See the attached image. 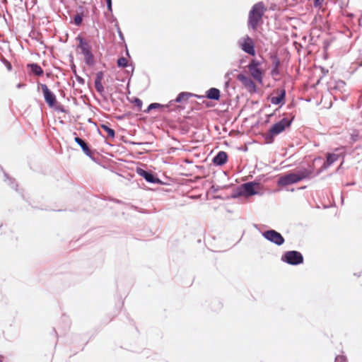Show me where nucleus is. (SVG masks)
<instances>
[{"mask_svg": "<svg viewBox=\"0 0 362 362\" xmlns=\"http://www.w3.org/2000/svg\"><path fill=\"white\" fill-rule=\"evenodd\" d=\"M53 332H54L55 334H57V332H56L55 329H53Z\"/></svg>", "mask_w": 362, "mask_h": 362, "instance_id": "obj_56", "label": "nucleus"}, {"mask_svg": "<svg viewBox=\"0 0 362 362\" xmlns=\"http://www.w3.org/2000/svg\"><path fill=\"white\" fill-rule=\"evenodd\" d=\"M83 6H79L76 15L74 16V23L76 26H80L82 24L84 16Z\"/></svg>", "mask_w": 362, "mask_h": 362, "instance_id": "obj_23", "label": "nucleus"}, {"mask_svg": "<svg viewBox=\"0 0 362 362\" xmlns=\"http://www.w3.org/2000/svg\"><path fill=\"white\" fill-rule=\"evenodd\" d=\"M206 107H211V105H209V102H207V103H206Z\"/></svg>", "mask_w": 362, "mask_h": 362, "instance_id": "obj_52", "label": "nucleus"}, {"mask_svg": "<svg viewBox=\"0 0 362 362\" xmlns=\"http://www.w3.org/2000/svg\"><path fill=\"white\" fill-rule=\"evenodd\" d=\"M297 179L293 172H289L284 175H281L277 180V185L279 187H284L297 183Z\"/></svg>", "mask_w": 362, "mask_h": 362, "instance_id": "obj_14", "label": "nucleus"}, {"mask_svg": "<svg viewBox=\"0 0 362 362\" xmlns=\"http://www.w3.org/2000/svg\"><path fill=\"white\" fill-rule=\"evenodd\" d=\"M271 59L272 60L273 67L279 68L281 62L278 56L276 54H272Z\"/></svg>", "mask_w": 362, "mask_h": 362, "instance_id": "obj_29", "label": "nucleus"}, {"mask_svg": "<svg viewBox=\"0 0 362 362\" xmlns=\"http://www.w3.org/2000/svg\"><path fill=\"white\" fill-rule=\"evenodd\" d=\"M262 236L277 246H281L285 243V239L283 235L278 231L274 229H269L262 233Z\"/></svg>", "mask_w": 362, "mask_h": 362, "instance_id": "obj_8", "label": "nucleus"}, {"mask_svg": "<svg viewBox=\"0 0 362 362\" xmlns=\"http://www.w3.org/2000/svg\"><path fill=\"white\" fill-rule=\"evenodd\" d=\"M100 128L103 129L107 134V137L114 139L115 137V131L112 129L108 123L102 124Z\"/></svg>", "mask_w": 362, "mask_h": 362, "instance_id": "obj_24", "label": "nucleus"}, {"mask_svg": "<svg viewBox=\"0 0 362 362\" xmlns=\"http://www.w3.org/2000/svg\"><path fill=\"white\" fill-rule=\"evenodd\" d=\"M88 122L89 123H93V120H92V119H91V118H89V119H88Z\"/></svg>", "mask_w": 362, "mask_h": 362, "instance_id": "obj_51", "label": "nucleus"}, {"mask_svg": "<svg viewBox=\"0 0 362 362\" xmlns=\"http://www.w3.org/2000/svg\"><path fill=\"white\" fill-rule=\"evenodd\" d=\"M95 88L97 92L102 96L104 95L105 89L102 84V82L100 83H94Z\"/></svg>", "mask_w": 362, "mask_h": 362, "instance_id": "obj_28", "label": "nucleus"}, {"mask_svg": "<svg viewBox=\"0 0 362 362\" xmlns=\"http://www.w3.org/2000/svg\"><path fill=\"white\" fill-rule=\"evenodd\" d=\"M334 362H348L347 358L344 355H338L335 357Z\"/></svg>", "mask_w": 362, "mask_h": 362, "instance_id": "obj_35", "label": "nucleus"}, {"mask_svg": "<svg viewBox=\"0 0 362 362\" xmlns=\"http://www.w3.org/2000/svg\"><path fill=\"white\" fill-rule=\"evenodd\" d=\"M286 91L285 88H282L280 90L279 95L277 96H274L270 99L272 104L275 105L282 106L286 103Z\"/></svg>", "mask_w": 362, "mask_h": 362, "instance_id": "obj_19", "label": "nucleus"}, {"mask_svg": "<svg viewBox=\"0 0 362 362\" xmlns=\"http://www.w3.org/2000/svg\"><path fill=\"white\" fill-rule=\"evenodd\" d=\"M103 76H104V73L103 71H100L97 72L94 83L102 82V80L103 79Z\"/></svg>", "mask_w": 362, "mask_h": 362, "instance_id": "obj_31", "label": "nucleus"}, {"mask_svg": "<svg viewBox=\"0 0 362 362\" xmlns=\"http://www.w3.org/2000/svg\"><path fill=\"white\" fill-rule=\"evenodd\" d=\"M38 86H40L45 101L49 107H54L55 105L57 104V100L55 94L49 89L46 84L39 83Z\"/></svg>", "mask_w": 362, "mask_h": 362, "instance_id": "obj_10", "label": "nucleus"}, {"mask_svg": "<svg viewBox=\"0 0 362 362\" xmlns=\"http://www.w3.org/2000/svg\"><path fill=\"white\" fill-rule=\"evenodd\" d=\"M229 84H230V80L228 79V81H226L225 82V87L228 88L229 86Z\"/></svg>", "mask_w": 362, "mask_h": 362, "instance_id": "obj_48", "label": "nucleus"}, {"mask_svg": "<svg viewBox=\"0 0 362 362\" xmlns=\"http://www.w3.org/2000/svg\"><path fill=\"white\" fill-rule=\"evenodd\" d=\"M4 357L2 355H0V362H3Z\"/></svg>", "mask_w": 362, "mask_h": 362, "instance_id": "obj_50", "label": "nucleus"}, {"mask_svg": "<svg viewBox=\"0 0 362 362\" xmlns=\"http://www.w3.org/2000/svg\"><path fill=\"white\" fill-rule=\"evenodd\" d=\"M115 28L117 30V32L118 33V36H119V40L123 42H125V40H124V36L119 28V25H115Z\"/></svg>", "mask_w": 362, "mask_h": 362, "instance_id": "obj_32", "label": "nucleus"}, {"mask_svg": "<svg viewBox=\"0 0 362 362\" xmlns=\"http://www.w3.org/2000/svg\"><path fill=\"white\" fill-rule=\"evenodd\" d=\"M109 21H110V23H115V25H119V23H118V21H117V20L116 17H115L112 14L111 15V18H110V19L109 20Z\"/></svg>", "mask_w": 362, "mask_h": 362, "instance_id": "obj_41", "label": "nucleus"}, {"mask_svg": "<svg viewBox=\"0 0 362 362\" xmlns=\"http://www.w3.org/2000/svg\"><path fill=\"white\" fill-rule=\"evenodd\" d=\"M261 62L255 59H252L247 67L252 76L259 83L263 82V71L260 69Z\"/></svg>", "mask_w": 362, "mask_h": 362, "instance_id": "obj_9", "label": "nucleus"}, {"mask_svg": "<svg viewBox=\"0 0 362 362\" xmlns=\"http://www.w3.org/2000/svg\"><path fill=\"white\" fill-rule=\"evenodd\" d=\"M341 157H342V160L341 162L340 166L336 170V172L338 173L344 163V156H342L341 153H327L326 154L325 160L323 163L324 168H328L334 162L337 161Z\"/></svg>", "mask_w": 362, "mask_h": 362, "instance_id": "obj_12", "label": "nucleus"}, {"mask_svg": "<svg viewBox=\"0 0 362 362\" xmlns=\"http://www.w3.org/2000/svg\"><path fill=\"white\" fill-rule=\"evenodd\" d=\"M192 97H194L199 99L204 98V95H199L189 92H180L175 100L170 101V105L168 106L174 105V103H180L184 100H188Z\"/></svg>", "mask_w": 362, "mask_h": 362, "instance_id": "obj_17", "label": "nucleus"}, {"mask_svg": "<svg viewBox=\"0 0 362 362\" xmlns=\"http://www.w3.org/2000/svg\"><path fill=\"white\" fill-rule=\"evenodd\" d=\"M170 105V102L164 105V108H168L169 111H174V112H180L181 110H184V107H182L180 105H177L176 103H174V105H171L170 106H168Z\"/></svg>", "mask_w": 362, "mask_h": 362, "instance_id": "obj_26", "label": "nucleus"}, {"mask_svg": "<svg viewBox=\"0 0 362 362\" xmlns=\"http://www.w3.org/2000/svg\"><path fill=\"white\" fill-rule=\"evenodd\" d=\"M314 173V165H310L308 168H301L296 172H293L296 175L298 182L312 178L311 175Z\"/></svg>", "mask_w": 362, "mask_h": 362, "instance_id": "obj_13", "label": "nucleus"}, {"mask_svg": "<svg viewBox=\"0 0 362 362\" xmlns=\"http://www.w3.org/2000/svg\"><path fill=\"white\" fill-rule=\"evenodd\" d=\"M136 173L148 183L158 185L163 184V181L158 177L157 174L152 170L136 167Z\"/></svg>", "mask_w": 362, "mask_h": 362, "instance_id": "obj_7", "label": "nucleus"}, {"mask_svg": "<svg viewBox=\"0 0 362 362\" xmlns=\"http://www.w3.org/2000/svg\"><path fill=\"white\" fill-rule=\"evenodd\" d=\"M125 46H126V54H127L129 57H130V54H129V50H128V49H127V45H125Z\"/></svg>", "mask_w": 362, "mask_h": 362, "instance_id": "obj_49", "label": "nucleus"}, {"mask_svg": "<svg viewBox=\"0 0 362 362\" xmlns=\"http://www.w3.org/2000/svg\"><path fill=\"white\" fill-rule=\"evenodd\" d=\"M132 103L134 105V106L137 108L138 111H141L143 105L142 100L136 97L133 98Z\"/></svg>", "mask_w": 362, "mask_h": 362, "instance_id": "obj_27", "label": "nucleus"}, {"mask_svg": "<svg viewBox=\"0 0 362 362\" xmlns=\"http://www.w3.org/2000/svg\"><path fill=\"white\" fill-rule=\"evenodd\" d=\"M78 42L76 50H80V54L83 55L84 63L88 66H93L95 64V57L92 51V47L88 44L86 39L81 34L76 37Z\"/></svg>", "mask_w": 362, "mask_h": 362, "instance_id": "obj_4", "label": "nucleus"}, {"mask_svg": "<svg viewBox=\"0 0 362 362\" xmlns=\"http://www.w3.org/2000/svg\"><path fill=\"white\" fill-rule=\"evenodd\" d=\"M346 83L344 81L339 80L336 82L335 86H334V89H338L341 91V90L345 87Z\"/></svg>", "mask_w": 362, "mask_h": 362, "instance_id": "obj_30", "label": "nucleus"}, {"mask_svg": "<svg viewBox=\"0 0 362 362\" xmlns=\"http://www.w3.org/2000/svg\"><path fill=\"white\" fill-rule=\"evenodd\" d=\"M237 79L243 83L244 87L247 88L250 93L257 92V85L250 77L245 76L243 74H240L237 76Z\"/></svg>", "mask_w": 362, "mask_h": 362, "instance_id": "obj_11", "label": "nucleus"}, {"mask_svg": "<svg viewBox=\"0 0 362 362\" xmlns=\"http://www.w3.org/2000/svg\"><path fill=\"white\" fill-rule=\"evenodd\" d=\"M262 185L256 181H250L240 185L231 194L232 199H237L240 196L246 198L256 195L262 194L260 189H262Z\"/></svg>", "mask_w": 362, "mask_h": 362, "instance_id": "obj_3", "label": "nucleus"}, {"mask_svg": "<svg viewBox=\"0 0 362 362\" xmlns=\"http://www.w3.org/2000/svg\"><path fill=\"white\" fill-rule=\"evenodd\" d=\"M293 121V117L290 119L288 117H283L279 121L273 124L269 131L262 134L264 143L267 144H272L274 141L276 136L284 132L287 128H289Z\"/></svg>", "mask_w": 362, "mask_h": 362, "instance_id": "obj_2", "label": "nucleus"}, {"mask_svg": "<svg viewBox=\"0 0 362 362\" xmlns=\"http://www.w3.org/2000/svg\"><path fill=\"white\" fill-rule=\"evenodd\" d=\"M107 9L109 12H112V0H105Z\"/></svg>", "mask_w": 362, "mask_h": 362, "instance_id": "obj_39", "label": "nucleus"}, {"mask_svg": "<svg viewBox=\"0 0 362 362\" xmlns=\"http://www.w3.org/2000/svg\"><path fill=\"white\" fill-rule=\"evenodd\" d=\"M271 74L272 76H278L280 74L279 69L276 67H272L271 71Z\"/></svg>", "mask_w": 362, "mask_h": 362, "instance_id": "obj_40", "label": "nucleus"}, {"mask_svg": "<svg viewBox=\"0 0 362 362\" xmlns=\"http://www.w3.org/2000/svg\"><path fill=\"white\" fill-rule=\"evenodd\" d=\"M1 62L5 64L6 69L8 70V71H11L12 69V65L11 64V62H9L7 59L3 58L1 59Z\"/></svg>", "mask_w": 362, "mask_h": 362, "instance_id": "obj_38", "label": "nucleus"}, {"mask_svg": "<svg viewBox=\"0 0 362 362\" xmlns=\"http://www.w3.org/2000/svg\"><path fill=\"white\" fill-rule=\"evenodd\" d=\"M117 66L119 68H122V69L128 67V66L131 67V70L130 71L128 70V69H127L125 71L126 74L129 76V79H128V82H127V87H129V83H130V81H131V78H132V76L134 74V65L132 63L129 64L128 60L125 57H121L118 58L117 60Z\"/></svg>", "mask_w": 362, "mask_h": 362, "instance_id": "obj_15", "label": "nucleus"}, {"mask_svg": "<svg viewBox=\"0 0 362 362\" xmlns=\"http://www.w3.org/2000/svg\"><path fill=\"white\" fill-rule=\"evenodd\" d=\"M129 115V114H127V113L124 114V115H120V116L117 117V119H119V120L124 119V118H126V117H127V115Z\"/></svg>", "mask_w": 362, "mask_h": 362, "instance_id": "obj_43", "label": "nucleus"}, {"mask_svg": "<svg viewBox=\"0 0 362 362\" xmlns=\"http://www.w3.org/2000/svg\"><path fill=\"white\" fill-rule=\"evenodd\" d=\"M267 8L262 1L255 4L248 13L247 28L254 31L261 26L264 21L263 17Z\"/></svg>", "mask_w": 362, "mask_h": 362, "instance_id": "obj_1", "label": "nucleus"}, {"mask_svg": "<svg viewBox=\"0 0 362 362\" xmlns=\"http://www.w3.org/2000/svg\"><path fill=\"white\" fill-rule=\"evenodd\" d=\"M354 275H355V276H360V274H356V273H355V274H354Z\"/></svg>", "mask_w": 362, "mask_h": 362, "instance_id": "obj_55", "label": "nucleus"}, {"mask_svg": "<svg viewBox=\"0 0 362 362\" xmlns=\"http://www.w3.org/2000/svg\"><path fill=\"white\" fill-rule=\"evenodd\" d=\"M132 144H134V145H142V144H145L146 143L132 142Z\"/></svg>", "mask_w": 362, "mask_h": 362, "instance_id": "obj_47", "label": "nucleus"}, {"mask_svg": "<svg viewBox=\"0 0 362 362\" xmlns=\"http://www.w3.org/2000/svg\"><path fill=\"white\" fill-rule=\"evenodd\" d=\"M152 110L151 109L150 107V105H148V106L147 107V108L146 110H144V112L146 114L149 113Z\"/></svg>", "mask_w": 362, "mask_h": 362, "instance_id": "obj_46", "label": "nucleus"}, {"mask_svg": "<svg viewBox=\"0 0 362 362\" xmlns=\"http://www.w3.org/2000/svg\"><path fill=\"white\" fill-rule=\"evenodd\" d=\"M229 76V73H227L225 76V77H228Z\"/></svg>", "mask_w": 362, "mask_h": 362, "instance_id": "obj_54", "label": "nucleus"}, {"mask_svg": "<svg viewBox=\"0 0 362 362\" xmlns=\"http://www.w3.org/2000/svg\"><path fill=\"white\" fill-rule=\"evenodd\" d=\"M239 47L246 54L250 56H255V45L253 40L249 36L245 35L240 38L238 41Z\"/></svg>", "mask_w": 362, "mask_h": 362, "instance_id": "obj_6", "label": "nucleus"}, {"mask_svg": "<svg viewBox=\"0 0 362 362\" xmlns=\"http://www.w3.org/2000/svg\"><path fill=\"white\" fill-rule=\"evenodd\" d=\"M25 86V84L24 83H19L16 85V88H23Z\"/></svg>", "mask_w": 362, "mask_h": 362, "instance_id": "obj_45", "label": "nucleus"}, {"mask_svg": "<svg viewBox=\"0 0 362 362\" xmlns=\"http://www.w3.org/2000/svg\"><path fill=\"white\" fill-rule=\"evenodd\" d=\"M228 160L226 152L223 151H218L212 158V163L216 166H222L225 165Z\"/></svg>", "mask_w": 362, "mask_h": 362, "instance_id": "obj_18", "label": "nucleus"}, {"mask_svg": "<svg viewBox=\"0 0 362 362\" xmlns=\"http://www.w3.org/2000/svg\"><path fill=\"white\" fill-rule=\"evenodd\" d=\"M56 111L57 112H63V113H66V109L64 108V107L61 105V104H59V105H55V106L53 107Z\"/></svg>", "mask_w": 362, "mask_h": 362, "instance_id": "obj_34", "label": "nucleus"}, {"mask_svg": "<svg viewBox=\"0 0 362 362\" xmlns=\"http://www.w3.org/2000/svg\"><path fill=\"white\" fill-rule=\"evenodd\" d=\"M69 62H70V67L71 68L73 64H75L74 62V57H73L72 54H69Z\"/></svg>", "mask_w": 362, "mask_h": 362, "instance_id": "obj_42", "label": "nucleus"}, {"mask_svg": "<svg viewBox=\"0 0 362 362\" xmlns=\"http://www.w3.org/2000/svg\"><path fill=\"white\" fill-rule=\"evenodd\" d=\"M149 105L152 110L164 108V105L158 103H152Z\"/></svg>", "mask_w": 362, "mask_h": 362, "instance_id": "obj_33", "label": "nucleus"}, {"mask_svg": "<svg viewBox=\"0 0 362 362\" xmlns=\"http://www.w3.org/2000/svg\"><path fill=\"white\" fill-rule=\"evenodd\" d=\"M281 260L289 265L298 266L303 263L304 257L299 251L288 250L282 254Z\"/></svg>", "mask_w": 362, "mask_h": 362, "instance_id": "obj_5", "label": "nucleus"}, {"mask_svg": "<svg viewBox=\"0 0 362 362\" xmlns=\"http://www.w3.org/2000/svg\"><path fill=\"white\" fill-rule=\"evenodd\" d=\"M71 70L72 73L74 74L77 82L81 85H84L85 79L83 78H82L81 76H80L79 75H78L76 66L75 64H73L72 67L71 68Z\"/></svg>", "mask_w": 362, "mask_h": 362, "instance_id": "obj_25", "label": "nucleus"}, {"mask_svg": "<svg viewBox=\"0 0 362 362\" xmlns=\"http://www.w3.org/2000/svg\"><path fill=\"white\" fill-rule=\"evenodd\" d=\"M204 98H206L212 100H219L221 98V91L216 88H210L206 91Z\"/></svg>", "mask_w": 362, "mask_h": 362, "instance_id": "obj_21", "label": "nucleus"}, {"mask_svg": "<svg viewBox=\"0 0 362 362\" xmlns=\"http://www.w3.org/2000/svg\"><path fill=\"white\" fill-rule=\"evenodd\" d=\"M327 168H324V164L321 166L320 168H319L316 172L314 171L313 174L311 175L312 178L315 177L316 176H318L320 174H321L324 170H325Z\"/></svg>", "mask_w": 362, "mask_h": 362, "instance_id": "obj_36", "label": "nucleus"}, {"mask_svg": "<svg viewBox=\"0 0 362 362\" xmlns=\"http://www.w3.org/2000/svg\"><path fill=\"white\" fill-rule=\"evenodd\" d=\"M75 142L81 147V150L84 153L85 155L90 158L91 159H94V154L95 153V150H91L88 144L81 138L78 136H75L74 138Z\"/></svg>", "mask_w": 362, "mask_h": 362, "instance_id": "obj_16", "label": "nucleus"}, {"mask_svg": "<svg viewBox=\"0 0 362 362\" xmlns=\"http://www.w3.org/2000/svg\"><path fill=\"white\" fill-rule=\"evenodd\" d=\"M0 172H2L4 176V181L11 187V188L14 189L16 191H18V184L16 180L11 177L4 170V168L1 165H0Z\"/></svg>", "mask_w": 362, "mask_h": 362, "instance_id": "obj_20", "label": "nucleus"}, {"mask_svg": "<svg viewBox=\"0 0 362 362\" xmlns=\"http://www.w3.org/2000/svg\"><path fill=\"white\" fill-rule=\"evenodd\" d=\"M218 189H219V187L218 186L215 187L214 185H213L211 187V190H212L213 192H216L218 191Z\"/></svg>", "mask_w": 362, "mask_h": 362, "instance_id": "obj_44", "label": "nucleus"}, {"mask_svg": "<svg viewBox=\"0 0 362 362\" xmlns=\"http://www.w3.org/2000/svg\"><path fill=\"white\" fill-rule=\"evenodd\" d=\"M29 68L30 73L37 76H41L44 74V71L42 67L37 63H30L27 65Z\"/></svg>", "mask_w": 362, "mask_h": 362, "instance_id": "obj_22", "label": "nucleus"}, {"mask_svg": "<svg viewBox=\"0 0 362 362\" xmlns=\"http://www.w3.org/2000/svg\"><path fill=\"white\" fill-rule=\"evenodd\" d=\"M321 158H315V161H316L317 160H320Z\"/></svg>", "mask_w": 362, "mask_h": 362, "instance_id": "obj_53", "label": "nucleus"}, {"mask_svg": "<svg viewBox=\"0 0 362 362\" xmlns=\"http://www.w3.org/2000/svg\"><path fill=\"white\" fill-rule=\"evenodd\" d=\"M325 0H313V6L315 8H321Z\"/></svg>", "mask_w": 362, "mask_h": 362, "instance_id": "obj_37", "label": "nucleus"}]
</instances>
